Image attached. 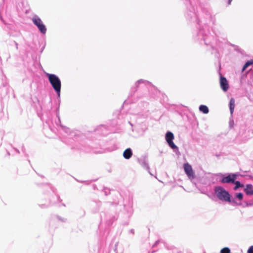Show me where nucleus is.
I'll list each match as a JSON object with an SVG mask.
<instances>
[{
	"mask_svg": "<svg viewBox=\"0 0 253 253\" xmlns=\"http://www.w3.org/2000/svg\"><path fill=\"white\" fill-rule=\"evenodd\" d=\"M101 204V203H98V205H100Z\"/></svg>",
	"mask_w": 253,
	"mask_h": 253,
	"instance_id": "a19ab883",
	"label": "nucleus"
},
{
	"mask_svg": "<svg viewBox=\"0 0 253 253\" xmlns=\"http://www.w3.org/2000/svg\"><path fill=\"white\" fill-rule=\"evenodd\" d=\"M0 19L4 23V20L2 18L1 14H0Z\"/></svg>",
	"mask_w": 253,
	"mask_h": 253,
	"instance_id": "473e14b6",
	"label": "nucleus"
},
{
	"mask_svg": "<svg viewBox=\"0 0 253 253\" xmlns=\"http://www.w3.org/2000/svg\"><path fill=\"white\" fill-rule=\"evenodd\" d=\"M174 138V135L172 132L168 131L166 132L165 139L169 147L173 150L178 149L177 146L173 141Z\"/></svg>",
	"mask_w": 253,
	"mask_h": 253,
	"instance_id": "423d86ee",
	"label": "nucleus"
},
{
	"mask_svg": "<svg viewBox=\"0 0 253 253\" xmlns=\"http://www.w3.org/2000/svg\"><path fill=\"white\" fill-rule=\"evenodd\" d=\"M183 168L185 173L189 178H193L194 177V172L190 164L187 163H185L183 165Z\"/></svg>",
	"mask_w": 253,
	"mask_h": 253,
	"instance_id": "6e6552de",
	"label": "nucleus"
},
{
	"mask_svg": "<svg viewBox=\"0 0 253 253\" xmlns=\"http://www.w3.org/2000/svg\"><path fill=\"white\" fill-rule=\"evenodd\" d=\"M200 1V2H202V0H199Z\"/></svg>",
	"mask_w": 253,
	"mask_h": 253,
	"instance_id": "4c0bfd02",
	"label": "nucleus"
},
{
	"mask_svg": "<svg viewBox=\"0 0 253 253\" xmlns=\"http://www.w3.org/2000/svg\"><path fill=\"white\" fill-rule=\"evenodd\" d=\"M247 253H253V246H251L249 248Z\"/></svg>",
	"mask_w": 253,
	"mask_h": 253,
	"instance_id": "a878e982",
	"label": "nucleus"
},
{
	"mask_svg": "<svg viewBox=\"0 0 253 253\" xmlns=\"http://www.w3.org/2000/svg\"><path fill=\"white\" fill-rule=\"evenodd\" d=\"M253 205V203L245 201L243 202V204H242L241 206H242L243 207L245 208V207H248L250 206H252Z\"/></svg>",
	"mask_w": 253,
	"mask_h": 253,
	"instance_id": "aec40b11",
	"label": "nucleus"
},
{
	"mask_svg": "<svg viewBox=\"0 0 253 253\" xmlns=\"http://www.w3.org/2000/svg\"><path fill=\"white\" fill-rule=\"evenodd\" d=\"M131 130H132V131H135V130H135V129H134L133 128H132H132H131Z\"/></svg>",
	"mask_w": 253,
	"mask_h": 253,
	"instance_id": "e433bc0d",
	"label": "nucleus"
},
{
	"mask_svg": "<svg viewBox=\"0 0 253 253\" xmlns=\"http://www.w3.org/2000/svg\"><path fill=\"white\" fill-rule=\"evenodd\" d=\"M123 157L125 159L128 160L132 156V151L131 148H128L126 149L123 152Z\"/></svg>",
	"mask_w": 253,
	"mask_h": 253,
	"instance_id": "f8f14e48",
	"label": "nucleus"
},
{
	"mask_svg": "<svg viewBox=\"0 0 253 253\" xmlns=\"http://www.w3.org/2000/svg\"><path fill=\"white\" fill-rule=\"evenodd\" d=\"M160 243V240H157L156 241L155 244L153 245V247H155L157 246Z\"/></svg>",
	"mask_w": 253,
	"mask_h": 253,
	"instance_id": "bb28decb",
	"label": "nucleus"
},
{
	"mask_svg": "<svg viewBox=\"0 0 253 253\" xmlns=\"http://www.w3.org/2000/svg\"><path fill=\"white\" fill-rule=\"evenodd\" d=\"M129 232L130 233L134 234V229H132L130 230Z\"/></svg>",
	"mask_w": 253,
	"mask_h": 253,
	"instance_id": "c756f323",
	"label": "nucleus"
},
{
	"mask_svg": "<svg viewBox=\"0 0 253 253\" xmlns=\"http://www.w3.org/2000/svg\"><path fill=\"white\" fill-rule=\"evenodd\" d=\"M235 197L239 201H242L243 199V194L242 193H237L235 195Z\"/></svg>",
	"mask_w": 253,
	"mask_h": 253,
	"instance_id": "a211bd4d",
	"label": "nucleus"
},
{
	"mask_svg": "<svg viewBox=\"0 0 253 253\" xmlns=\"http://www.w3.org/2000/svg\"><path fill=\"white\" fill-rule=\"evenodd\" d=\"M199 109L200 112L203 113L204 114H208L209 112L208 107L205 105H201L199 107Z\"/></svg>",
	"mask_w": 253,
	"mask_h": 253,
	"instance_id": "dca6fc26",
	"label": "nucleus"
},
{
	"mask_svg": "<svg viewBox=\"0 0 253 253\" xmlns=\"http://www.w3.org/2000/svg\"><path fill=\"white\" fill-rule=\"evenodd\" d=\"M214 192L217 198L222 201L230 202L231 196L229 192L221 186L214 187Z\"/></svg>",
	"mask_w": 253,
	"mask_h": 253,
	"instance_id": "7ed1b4c3",
	"label": "nucleus"
},
{
	"mask_svg": "<svg viewBox=\"0 0 253 253\" xmlns=\"http://www.w3.org/2000/svg\"><path fill=\"white\" fill-rule=\"evenodd\" d=\"M56 217L59 221H60L62 222H66L67 221L66 218L62 217L59 215H57Z\"/></svg>",
	"mask_w": 253,
	"mask_h": 253,
	"instance_id": "4be33fe9",
	"label": "nucleus"
},
{
	"mask_svg": "<svg viewBox=\"0 0 253 253\" xmlns=\"http://www.w3.org/2000/svg\"><path fill=\"white\" fill-rule=\"evenodd\" d=\"M232 184H235V186L233 188L234 190H237L239 188L243 187L244 186V184L241 183L240 181L236 180H234V182L232 183Z\"/></svg>",
	"mask_w": 253,
	"mask_h": 253,
	"instance_id": "2eb2a0df",
	"label": "nucleus"
},
{
	"mask_svg": "<svg viewBox=\"0 0 253 253\" xmlns=\"http://www.w3.org/2000/svg\"><path fill=\"white\" fill-rule=\"evenodd\" d=\"M138 163L148 171H149L150 167L148 164V157L146 155L142 156L140 158L137 159Z\"/></svg>",
	"mask_w": 253,
	"mask_h": 253,
	"instance_id": "0eeeda50",
	"label": "nucleus"
},
{
	"mask_svg": "<svg viewBox=\"0 0 253 253\" xmlns=\"http://www.w3.org/2000/svg\"><path fill=\"white\" fill-rule=\"evenodd\" d=\"M132 206L131 205L130 208H129V212L130 213H131L132 212Z\"/></svg>",
	"mask_w": 253,
	"mask_h": 253,
	"instance_id": "7c9ffc66",
	"label": "nucleus"
},
{
	"mask_svg": "<svg viewBox=\"0 0 253 253\" xmlns=\"http://www.w3.org/2000/svg\"><path fill=\"white\" fill-rule=\"evenodd\" d=\"M56 199L58 201H61V200H60V197H59V196L58 195L56 196Z\"/></svg>",
	"mask_w": 253,
	"mask_h": 253,
	"instance_id": "2f4dec72",
	"label": "nucleus"
},
{
	"mask_svg": "<svg viewBox=\"0 0 253 253\" xmlns=\"http://www.w3.org/2000/svg\"><path fill=\"white\" fill-rule=\"evenodd\" d=\"M232 0H228V4H230L231 1H232Z\"/></svg>",
	"mask_w": 253,
	"mask_h": 253,
	"instance_id": "72a5a7b5",
	"label": "nucleus"
},
{
	"mask_svg": "<svg viewBox=\"0 0 253 253\" xmlns=\"http://www.w3.org/2000/svg\"><path fill=\"white\" fill-rule=\"evenodd\" d=\"M51 86L58 97L60 96L61 82L59 78L55 74L45 73Z\"/></svg>",
	"mask_w": 253,
	"mask_h": 253,
	"instance_id": "f03ea898",
	"label": "nucleus"
},
{
	"mask_svg": "<svg viewBox=\"0 0 253 253\" xmlns=\"http://www.w3.org/2000/svg\"><path fill=\"white\" fill-rule=\"evenodd\" d=\"M3 116V113L1 110V108L0 107V119L2 118Z\"/></svg>",
	"mask_w": 253,
	"mask_h": 253,
	"instance_id": "cd10ccee",
	"label": "nucleus"
},
{
	"mask_svg": "<svg viewBox=\"0 0 253 253\" xmlns=\"http://www.w3.org/2000/svg\"><path fill=\"white\" fill-rule=\"evenodd\" d=\"M103 192L106 196L110 194V190L107 188H104L103 189Z\"/></svg>",
	"mask_w": 253,
	"mask_h": 253,
	"instance_id": "b1692460",
	"label": "nucleus"
},
{
	"mask_svg": "<svg viewBox=\"0 0 253 253\" xmlns=\"http://www.w3.org/2000/svg\"><path fill=\"white\" fill-rule=\"evenodd\" d=\"M164 245L166 247V248H167L168 250H176V252H177V250L176 249V248L174 247H173V246L168 245L165 243H164Z\"/></svg>",
	"mask_w": 253,
	"mask_h": 253,
	"instance_id": "412c9836",
	"label": "nucleus"
},
{
	"mask_svg": "<svg viewBox=\"0 0 253 253\" xmlns=\"http://www.w3.org/2000/svg\"><path fill=\"white\" fill-rule=\"evenodd\" d=\"M188 16L191 20H195L198 25L194 38L201 42H203L207 45H210L214 38L210 34L207 25L211 22L214 23L215 20L211 12L208 10H204L202 14L197 17L195 12L191 11Z\"/></svg>",
	"mask_w": 253,
	"mask_h": 253,
	"instance_id": "f257e3e1",
	"label": "nucleus"
},
{
	"mask_svg": "<svg viewBox=\"0 0 253 253\" xmlns=\"http://www.w3.org/2000/svg\"><path fill=\"white\" fill-rule=\"evenodd\" d=\"M39 206L42 209H45L48 207V205L46 204H41L39 205Z\"/></svg>",
	"mask_w": 253,
	"mask_h": 253,
	"instance_id": "393cba45",
	"label": "nucleus"
},
{
	"mask_svg": "<svg viewBox=\"0 0 253 253\" xmlns=\"http://www.w3.org/2000/svg\"><path fill=\"white\" fill-rule=\"evenodd\" d=\"M244 190L247 195H253V186L251 184H247Z\"/></svg>",
	"mask_w": 253,
	"mask_h": 253,
	"instance_id": "ddd939ff",
	"label": "nucleus"
},
{
	"mask_svg": "<svg viewBox=\"0 0 253 253\" xmlns=\"http://www.w3.org/2000/svg\"><path fill=\"white\" fill-rule=\"evenodd\" d=\"M221 177L220 181L222 183H232L234 182V180H236L239 176V174L238 172L236 173H228L226 175L223 174L221 173H219L217 174Z\"/></svg>",
	"mask_w": 253,
	"mask_h": 253,
	"instance_id": "20e7f679",
	"label": "nucleus"
},
{
	"mask_svg": "<svg viewBox=\"0 0 253 253\" xmlns=\"http://www.w3.org/2000/svg\"><path fill=\"white\" fill-rule=\"evenodd\" d=\"M50 204H52V203H50V204H49V205H48V206H49V205H50Z\"/></svg>",
	"mask_w": 253,
	"mask_h": 253,
	"instance_id": "ea45409f",
	"label": "nucleus"
},
{
	"mask_svg": "<svg viewBox=\"0 0 253 253\" xmlns=\"http://www.w3.org/2000/svg\"><path fill=\"white\" fill-rule=\"evenodd\" d=\"M32 21L42 34H45L46 33L47 31L46 26L37 15H34L33 16Z\"/></svg>",
	"mask_w": 253,
	"mask_h": 253,
	"instance_id": "39448f33",
	"label": "nucleus"
},
{
	"mask_svg": "<svg viewBox=\"0 0 253 253\" xmlns=\"http://www.w3.org/2000/svg\"><path fill=\"white\" fill-rule=\"evenodd\" d=\"M235 107V100L234 98H232L230 100L229 102V109L231 115L233 113Z\"/></svg>",
	"mask_w": 253,
	"mask_h": 253,
	"instance_id": "4468645a",
	"label": "nucleus"
},
{
	"mask_svg": "<svg viewBox=\"0 0 253 253\" xmlns=\"http://www.w3.org/2000/svg\"><path fill=\"white\" fill-rule=\"evenodd\" d=\"M220 253H231V250L228 247H224L220 250Z\"/></svg>",
	"mask_w": 253,
	"mask_h": 253,
	"instance_id": "6ab92c4d",
	"label": "nucleus"
},
{
	"mask_svg": "<svg viewBox=\"0 0 253 253\" xmlns=\"http://www.w3.org/2000/svg\"><path fill=\"white\" fill-rule=\"evenodd\" d=\"M234 122H233V121H230L229 122V126L230 127H232L233 126V124Z\"/></svg>",
	"mask_w": 253,
	"mask_h": 253,
	"instance_id": "c85d7f7f",
	"label": "nucleus"
},
{
	"mask_svg": "<svg viewBox=\"0 0 253 253\" xmlns=\"http://www.w3.org/2000/svg\"><path fill=\"white\" fill-rule=\"evenodd\" d=\"M128 123L130 124V125L132 126H133V125L130 122H129Z\"/></svg>",
	"mask_w": 253,
	"mask_h": 253,
	"instance_id": "c9c22d12",
	"label": "nucleus"
},
{
	"mask_svg": "<svg viewBox=\"0 0 253 253\" xmlns=\"http://www.w3.org/2000/svg\"><path fill=\"white\" fill-rule=\"evenodd\" d=\"M144 84L145 85H149L151 84V83L148 81L140 79L135 83V86L131 88V93L133 92L134 94V92L137 90L139 84ZM132 95V94H131V95Z\"/></svg>",
	"mask_w": 253,
	"mask_h": 253,
	"instance_id": "1a4fd4ad",
	"label": "nucleus"
},
{
	"mask_svg": "<svg viewBox=\"0 0 253 253\" xmlns=\"http://www.w3.org/2000/svg\"><path fill=\"white\" fill-rule=\"evenodd\" d=\"M15 45H16V47L17 49L18 48V43L16 42H15Z\"/></svg>",
	"mask_w": 253,
	"mask_h": 253,
	"instance_id": "f704fd0d",
	"label": "nucleus"
},
{
	"mask_svg": "<svg viewBox=\"0 0 253 253\" xmlns=\"http://www.w3.org/2000/svg\"><path fill=\"white\" fill-rule=\"evenodd\" d=\"M220 85L224 91H226L229 88V84L227 79L221 75L220 76Z\"/></svg>",
	"mask_w": 253,
	"mask_h": 253,
	"instance_id": "9d476101",
	"label": "nucleus"
},
{
	"mask_svg": "<svg viewBox=\"0 0 253 253\" xmlns=\"http://www.w3.org/2000/svg\"><path fill=\"white\" fill-rule=\"evenodd\" d=\"M50 204H52V203H50V204H49V205H48V206H49V205H50Z\"/></svg>",
	"mask_w": 253,
	"mask_h": 253,
	"instance_id": "58836bf2",
	"label": "nucleus"
},
{
	"mask_svg": "<svg viewBox=\"0 0 253 253\" xmlns=\"http://www.w3.org/2000/svg\"><path fill=\"white\" fill-rule=\"evenodd\" d=\"M229 203H232L234 204L235 206H241L242 203H238L236 201L235 199H231V201Z\"/></svg>",
	"mask_w": 253,
	"mask_h": 253,
	"instance_id": "5701e85b",
	"label": "nucleus"
},
{
	"mask_svg": "<svg viewBox=\"0 0 253 253\" xmlns=\"http://www.w3.org/2000/svg\"><path fill=\"white\" fill-rule=\"evenodd\" d=\"M56 117H57V120L55 121V124L56 125L58 126H61L62 129L67 133H69L70 132V129L66 126H63L61 125V121L59 117V107L57 109V112H56Z\"/></svg>",
	"mask_w": 253,
	"mask_h": 253,
	"instance_id": "9b49d317",
	"label": "nucleus"
},
{
	"mask_svg": "<svg viewBox=\"0 0 253 253\" xmlns=\"http://www.w3.org/2000/svg\"><path fill=\"white\" fill-rule=\"evenodd\" d=\"M253 65V59H251L250 60H248L245 64H244L243 68H242V72H244L248 67L250 66Z\"/></svg>",
	"mask_w": 253,
	"mask_h": 253,
	"instance_id": "f3484780",
	"label": "nucleus"
}]
</instances>
